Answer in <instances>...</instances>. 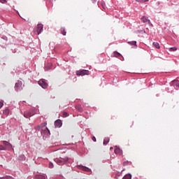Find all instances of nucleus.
<instances>
[{
	"instance_id": "f257e3e1",
	"label": "nucleus",
	"mask_w": 179,
	"mask_h": 179,
	"mask_svg": "<svg viewBox=\"0 0 179 179\" xmlns=\"http://www.w3.org/2000/svg\"><path fill=\"white\" fill-rule=\"evenodd\" d=\"M43 24H38L37 27L34 29V31L35 34L38 36L43 31Z\"/></svg>"
},
{
	"instance_id": "f03ea898",
	"label": "nucleus",
	"mask_w": 179,
	"mask_h": 179,
	"mask_svg": "<svg viewBox=\"0 0 179 179\" xmlns=\"http://www.w3.org/2000/svg\"><path fill=\"white\" fill-rule=\"evenodd\" d=\"M23 89V83L20 80H18L15 85V90L17 92H20Z\"/></svg>"
},
{
	"instance_id": "7ed1b4c3",
	"label": "nucleus",
	"mask_w": 179,
	"mask_h": 179,
	"mask_svg": "<svg viewBox=\"0 0 179 179\" xmlns=\"http://www.w3.org/2000/svg\"><path fill=\"white\" fill-rule=\"evenodd\" d=\"M90 71L87 70H80L77 71L76 75L77 76H85V75H89Z\"/></svg>"
},
{
	"instance_id": "20e7f679",
	"label": "nucleus",
	"mask_w": 179,
	"mask_h": 179,
	"mask_svg": "<svg viewBox=\"0 0 179 179\" xmlns=\"http://www.w3.org/2000/svg\"><path fill=\"white\" fill-rule=\"evenodd\" d=\"M38 83L39 86H41V87H43V89H47V87H48V84L45 82V80L44 79L40 80Z\"/></svg>"
},
{
	"instance_id": "39448f33",
	"label": "nucleus",
	"mask_w": 179,
	"mask_h": 179,
	"mask_svg": "<svg viewBox=\"0 0 179 179\" xmlns=\"http://www.w3.org/2000/svg\"><path fill=\"white\" fill-rule=\"evenodd\" d=\"M34 115V113H33V110H31L24 113V117L25 118H30V117H33Z\"/></svg>"
},
{
	"instance_id": "423d86ee",
	"label": "nucleus",
	"mask_w": 179,
	"mask_h": 179,
	"mask_svg": "<svg viewBox=\"0 0 179 179\" xmlns=\"http://www.w3.org/2000/svg\"><path fill=\"white\" fill-rule=\"evenodd\" d=\"M69 160V158L65 157L64 158H62V159H56V163H57V164H61L62 163H66Z\"/></svg>"
},
{
	"instance_id": "0eeeda50",
	"label": "nucleus",
	"mask_w": 179,
	"mask_h": 179,
	"mask_svg": "<svg viewBox=\"0 0 179 179\" xmlns=\"http://www.w3.org/2000/svg\"><path fill=\"white\" fill-rule=\"evenodd\" d=\"M36 129H38V131H40V129L42 128L43 129H46L47 131H50V130H48V128H47V122H44L41 125L36 127Z\"/></svg>"
},
{
	"instance_id": "6e6552de",
	"label": "nucleus",
	"mask_w": 179,
	"mask_h": 179,
	"mask_svg": "<svg viewBox=\"0 0 179 179\" xmlns=\"http://www.w3.org/2000/svg\"><path fill=\"white\" fill-rule=\"evenodd\" d=\"M55 128H61L62 127V121L61 120H57L55 122Z\"/></svg>"
},
{
	"instance_id": "1a4fd4ad",
	"label": "nucleus",
	"mask_w": 179,
	"mask_h": 179,
	"mask_svg": "<svg viewBox=\"0 0 179 179\" xmlns=\"http://www.w3.org/2000/svg\"><path fill=\"white\" fill-rule=\"evenodd\" d=\"M3 143L4 146H6L7 148V149H8V150L12 149L13 145H12V144H10V143H9L6 141H3Z\"/></svg>"
},
{
	"instance_id": "9d476101",
	"label": "nucleus",
	"mask_w": 179,
	"mask_h": 179,
	"mask_svg": "<svg viewBox=\"0 0 179 179\" xmlns=\"http://www.w3.org/2000/svg\"><path fill=\"white\" fill-rule=\"evenodd\" d=\"M78 168L80 169V170H83V171H87V172L90 171V169L86 166H78Z\"/></svg>"
},
{
	"instance_id": "9b49d317",
	"label": "nucleus",
	"mask_w": 179,
	"mask_h": 179,
	"mask_svg": "<svg viewBox=\"0 0 179 179\" xmlns=\"http://www.w3.org/2000/svg\"><path fill=\"white\" fill-rule=\"evenodd\" d=\"M115 155H122V150L120 148L116 147L115 149Z\"/></svg>"
},
{
	"instance_id": "f8f14e48",
	"label": "nucleus",
	"mask_w": 179,
	"mask_h": 179,
	"mask_svg": "<svg viewBox=\"0 0 179 179\" xmlns=\"http://www.w3.org/2000/svg\"><path fill=\"white\" fill-rule=\"evenodd\" d=\"M141 20L143 23H147V22H148V23H150V20H148V17L146 16H143L142 18H141Z\"/></svg>"
},
{
	"instance_id": "ddd939ff",
	"label": "nucleus",
	"mask_w": 179,
	"mask_h": 179,
	"mask_svg": "<svg viewBox=\"0 0 179 179\" xmlns=\"http://www.w3.org/2000/svg\"><path fill=\"white\" fill-rule=\"evenodd\" d=\"M76 110H78V111H80V113H82V111H83V108H82V106H80V105H76Z\"/></svg>"
},
{
	"instance_id": "4468645a",
	"label": "nucleus",
	"mask_w": 179,
	"mask_h": 179,
	"mask_svg": "<svg viewBox=\"0 0 179 179\" xmlns=\"http://www.w3.org/2000/svg\"><path fill=\"white\" fill-rule=\"evenodd\" d=\"M36 179H45V176L44 175H36L35 176Z\"/></svg>"
},
{
	"instance_id": "2eb2a0df",
	"label": "nucleus",
	"mask_w": 179,
	"mask_h": 179,
	"mask_svg": "<svg viewBox=\"0 0 179 179\" xmlns=\"http://www.w3.org/2000/svg\"><path fill=\"white\" fill-rule=\"evenodd\" d=\"M108 142H110V138L106 137L103 139V145H107L108 143Z\"/></svg>"
},
{
	"instance_id": "dca6fc26",
	"label": "nucleus",
	"mask_w": 179,
	"mask_h": 179,
	"mask_svg": "<svg viewBox=\"0 0 179 179\" xmlns=\"http://www.w3.org/2000/svg\"><path fill=\"white\" fill-rule=\"evenodd\" d=\"M152 44L154 47H155V48H157L158 50L160 49V45L159 44V43L154 42Z\"/></svg>"
},
{
	"instance_id": "f3484780",
	"label": "nucleus",
	"mask_w": 179,
	"mask_h": 179,
	"mask_svg": "<svg viewBox=\"0 0 179 179\" xmlns=\"http://www.w3.org/2000/svg\"><path fill=\"white\" fill-rule=\"evenodd\" d=\"M132 178V176L131 174H127L125 175L122 179H131Z\"/></svg>"
},
{
	"instance_id": "a211bd4d",
	"label": "nucleus",
	"mask_w": 179,
	"mask_h": 179,
	"mask_svg": "<svg viewBox=\"0 0 179 179\" xmlns=\"http://www.w3.org/2000/svg\"><path fill=\"white\" fill-rule=\"evenodd\" d=\"M127 43L129 44L130 45H135L136 48V41H129L127 42Z\"/></svg>"
},
{
	"instance_id": "6ab92c4d",
	"label": "nucleus",
	"mask_w": 179,
	"mask_h": 179,
	"mask_svg": "<svg viewBox=\"0 0 179 179\" xmlns=\"http://www.w3.org/2000/svg\"><path fill=\"white\" fill-rule=\"evenodd\" d=\"M113 57H115L116 58H118V57H121V54H120L118 52H113Z\"/></svg>"
},
{
	"instance_id": "aec40b11",
	"label": "nucleus",
	"mask_w": 179,
	"mask_h": 179,
	"mask_svg": "<svg viewBox=\"0 0 179 179\" xmlns=\"http://www.w3.org/2000/svg\"><path fill=\"white\" fill-rule=\"evenodd\" d=\"M61 31H62V34H63V36H66V31L65 30V28H62Z\"/></svg>"
},
{
	"instance_id": "412c9836",
	"label": "nucleus",
	"mask_w": 179,
	"mask_h": 179,
	"mask_svg": "<svg viewBox=\"0 0 179 179\" xmlns=\"http://www.w3.org/2000/svg\"><path fill=\"white\" fill-rule=\"evenodd\" d=\"M3 114H5V115H8L9 114V109H6L3 110Z\"/></svg>"
},
{
	"instance_id": "4be33fe9",
	"label": "nucleus",
	"mask_w": 179,
	"mask_h": 179,
	"mask_svg": "<svg viewBox=\"0 0 179 179\" xmlns=\"http://www.w3.org/2000/svg\"><path fill=\"white\" fill-rule=\"evenodd\" d=\"M169 51H171V52L177 51V48H176V47L170 48Z\"/></svg>"
},
{
	"instance_id": "5701e85b",
	"label": "nucleus",
	"mask_w": 179,
	"mask_h": 179,
	"mask_svg": "<svg viewBox=\"0 0 179 179\" xmlns=\"http://www.w3.org/2000/svg\"><path fill=\"white\" fill-rule=\"evenodd\" d=\"M63 117L65 118L66 117H69V113L64 112L63 113Z\"/></svg>"
},
{
	"instance_id": "b1692460",
	"label": "nucleus",
	"mask_w": 179,
	"mask_h": 179,
	"mask_svg": "<svg viewBox=\"0 0 179 179\" xmlns=\"http://www.w3.org/2000/svg\"><path fill=\"white\" fill-rule=\"evenodd\" d=\"M9 178H10V176H6L3 178H0V179H9Z\"/></svg>"
},
{
	"instance_id": "393cba45",
	"label": "nucleus",
	"mask_w": 179,
	"mask_h": 179,
	"mask_svg": "<svg viewBox=\"0 0 179 179\" xmlns=\"http://www.w3.org/2000/svg\"><path fill=\"white\" fill-rule=\"evenodd\" d=\"M173 82H176V86L177 87H179V81L175 80H173Z\"/></svg>"
},
{
	"instance_id": "a878e982",
	"label": "nucleus",
	"mask_w": 179,
	"mask_h": 179,
	"mask_svg": "<svg viewBox=\"0 0 179 179\" xmlns=\"http://www.w3.org/2000/svg\"><path fill=\"white\" fill-rule=\"evenodd\" d=\"M0 150H6V148L3 145H0Z\"/></svg>"
},
{
	"instance_id": "bb28decb",
	"label": "nucleus",
	"mask_w": 179,
	"mask_h": 179,
	"mask_svg": "<svg viewBox=\"0 0 179 179\" xmlns=\"http://www.w3.org/2000/svg\"><path fill=\"white\" fill-rule=\"evenodd\" d=\"M149 0H136L137 2H148Z\"/></svg>"
},
{
	"instance_id": "cd10ccee",
	"label": "nucleus",
	"mask_w": 179,
	"mask_h": 179,
	"mask_svg": "<svg viewBox=\"0 0 179 179\" xmlns=\"http://www.w3.org/2000/svg\"><path fill=\"white\" fill-rule=\"evenodd\" d=\"M1 3H6V0H0Z\"/></svg>"
},
{
	"instance_id": "c85d7f7f",
	"label": "nucleus",
	"mask_w": 179,
	"mask_h": 179,
	"mask_svg": "<svg viewBox=\"0 0 179 179\" xmlns=\"http://www.w3.org/2000/svg\"><path fill=\"white\" fill-rule=\"evenodd\" d=\"M49 167L50 169H52V167H54V165L52 164V163H50Z\"/></svg>"
},
{
	"instance_id": "c756f323",
	"label": "nucleus",
	"mask_w": 179,
	"mask_h": 179,
	"mask_svg": "<svg viewBox=\"0 0 179 179\" xmlns=\"http://www.w3.org/2000/svg\"><path fill=\"white\" fill-rule=\"evenodd\" d=\"M3 106V103L0 101V108H2Z\"/></svg>"
},
{
	"instance_id": "7c9ffc66",
	"label": "nucleus",
	"mask_w": 179,
	"mask_h": 179,
	"mask_svg": "<svg viewBox=\"0 0 179 179\" xmlns=\"http://www.w3.org/2000/svg\"><path fill=\"white\" fill-rule=\"evenodd\" d=\"M92 141H93L94 142H96V141L95 136H93V137H92Z\"/></svg>"
},
{
	"instance_id": "2f4dec72",
	"label": "nucleus",
	"mask_w": 179,
	"mask_h": 179,
	"mask_svg": "<svg viewBox=\"0 0 179 179\" xmlns=\"http://www.w3.org/2000/svg\"><path fill=\"white\" fill-rule=\"evenodd\" d=\"M128 164V162H123V166H127Z\"/></svg>"
},
{
	"instance_id": "473e14b6",
	"label": "nucleus",
	"mask_w": 179,
	"mask_h": 179,
	"mask_svg": "<svg viewBox=\"0 0 179 179\" xmlns=\"http://www.w3.org/2000/svg\"><path fill=\"white\" fill-rule=\"evenodd\" d=\"M112 149H113V148L111 147V148H110V150H112Z\"/></svg>"
}]
</instances>
